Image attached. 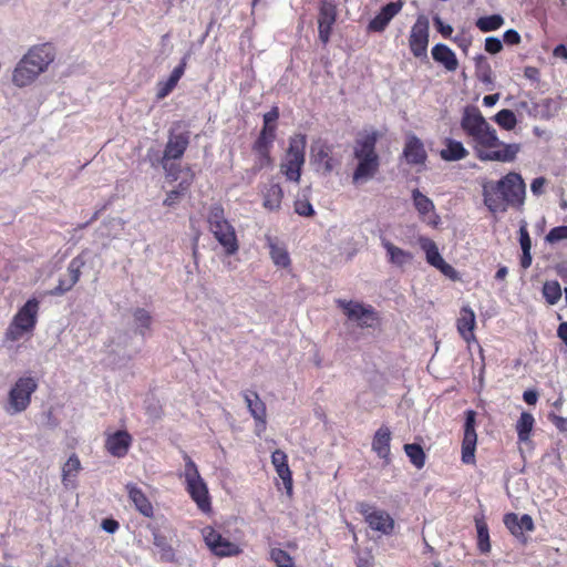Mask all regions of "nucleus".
<instances>
[{"label": "nucleus", "mask_w": 567, "mask_h": 567, "mask_svg": "<svg viewBox=\"0 0 567 567\" xmlns=\"http://www.w3.org/2000/svg\"><path fill=\"white\" fill-rule=\"evenodd\" d=\"M461 127L473 141L481 161L512 162L519 151L517 144H505L498 140L495 128L477 107H465Z\"/></svg>", "instance_id": "1"}, {"label": "nucleus", "mask_w": 567, "mask_h": 567, "mask_svg": "<svg viewBox=\"0 0 567 567\" xmlns=\"http://www.w3.org/2000/svg\"><path fill=\"white\" fill-rule=\"evenodd\" d=\"M526 185L517 173H508L497 182L483 185L484 205L493 213H504L507 207L520 208L524 205Z\"/></svg>", "instance_id": "2"}, {"label": "nucleus", "mask_w": 567, "mask_h": 567, "mask_svg": "<svg viewBox=\"0 0 567 567\" xmlns=\"http://www.w3.org/2000/svg\"><path fill=\"white\" fill-rule=\"evenodd\" d=\"M54 56V49L49 43L38 44L29 49L13 70V84L19 87L30 85L48 69Z\"/></svg>", "instance_id": "3"}, {"label": "nucleus", "mask_w": 567, "mask_h": 567, "mask_svg": "<svg viewBox=\"0 0 567 567\" xmlns=\"http://www.w3.org/2000/svg\"><path fill=\"white\" fill-rule=\"evenodd\" d=\"M378 135L370 132L355 141L353 156L357 159V167L352 175L354 184L370 181L379 171L380 158L375 151Z\"/></svg>", "instance_id": "4"}, {"label": "nucleus", "mask_w": 567, "mask_h": 567, "mask_svg": "<svg viewBox=\"0 0 567 567\" xmlns=\"http://www.w3.org/2000/svg\"><path fill=\"white\" fill-rule=\"evenodd\" d=\"M39 300L29 299L13 316L6 333L4 342H18L25 336H31L38 321Z\"/></svg>", "instance_id": "5"}, {"label": "nucleus", "mask_w": 567, "mask_h": 567, "mask_svg": "<svg viewBox=\"0 0 567 567\" xmlns=\"http://www.w3.org/2000/svg\"><path fill=\"white\" fill-rule=\"evenodd\" d=\"M207 220L209 230L225 254L227 256L235 255L239 249V243L234 226L225 218L224 208L220 205L212 206Z\"/></svg>", "instance_id": "6"}, {"label": "nucleus", "mask_w": 567, "mask_h": 567, "mask_svg": "<svg viewBox=\"0 0 567 567\" xmlns=\"http://www.w3.org/2000/svg\"><path fill=\"white\" fill-rule=\"evenodd\" d=\"M38 389V381L31 375L20 377L11 386L4 406L9 415L24 412L30 403L31 396Z\"/></svg>", "instance_id": "7"}, {"label": "nucleus", "mask_w": 567, "mask_h": 567, "mask_svg": "<svg viewBox=\"0 0 567 567\" xmlns=\"http://www.w3.org/2000/svg\"><path fill=\"white\" fill-rule=\"evenodd\" d=\"M306 135L295 134L289 140V147L280 164V172L290 182L298 183L305 164Z\"/></svg>", "instance_id": "8"}, {"label": "nucleus", "mask_w": 567, "mask_h": 567, "mask_svg": "<svg viewBox=\"0 0 567 567\" xmlns=\"http://www.w3.org/2000/svg\"><path fill=\"white\" fill-rule=\"evenodd\" d=\"M184 461L186 489L193 501L197 504L198 508L203 512H208L210 509V502L207 485L202 478L197 465L187 454L184 455Z\"/></svg>", "instance_id": "9"}, {"label": "nucleus", "mask_w": 567, "mask_h": 567, "mask_svg": "<svg viewBox=\"0 0 567 567\" xmlns=\"http://www.w3.org/2000/svg\"><path fill=\"white\" fill-rule=\"evenodd\" d=\"M310 162L317 172L327 175L340 165L341 159L334 156L332 145L318 140L310 146Z\"/></svg>", "instance_id": "10"}, {"label": "nucleus", "mask_w": 567, "mask_h": 567, "mask_svg": "<svg viewBox=\"0 0 567 567\" xmlns=\"http://www.w3.org/2000/svg\"><path fill=\"white\" fill-rule=\"evenodd\" d=\"M337 305L342 309L348 320L361 328H371L377 321V313L371 306L358 301L338 299Z\"/></svg>", "instance_id": "11"}, {"label": "nucleus", "mask_w": 567, "mask_h": 567, "mask_svg": "<svg viewBox=\"0 0 567 567\" xmlns=\"http://www.w3.org/2000/svg\"><path fill=\"white\" fill-rule=\"evenodd\" d=\"M359 513L364 517L368 526L380 535H391L394 529V519L383 509H378L368 503L358 505Z\"/></svg>", "instance_id": "12"}, {"label": "nucleus", "mask_w": 567, "mask_h": 567, "mask_svg": "<svg viewBox=\"0 0 567 567\" xmlns=\"http://www.w3.org/2000/svg\"><path fill=\"white\" fill-rule=\"evenodd\" d=\"M204 540L209 550L218 557H231L241 553V548L221 536L216 529L206 526L202 530Z\"/></svg>", "instance_id": "13"}, {"label": "nucleus", "mask_w": 567, "mask_h": 567, "mask_svg": "<svg viewBox=\"0 0 567 567\" xmlns=\"http://www.w3.org/2000/svg\"><path fill=\"white\" fill-rule=\"evenodd\" d=\"M429 20L424 16L417 17L415 23L411 28L409 44L411 52L416 58L426 56L429 44Z\"/></svg>", "instance_id": "14"}, {"label": "nucleus", "mask_w": 567, "mask_h": 567, "mask_svg": "<svg viewBox=\"0 0 567 567\" xmlns=\"http://www.w3.org/2000/svg\"><path fill=\"white\" fill-rule=\"evenodd\" d=\"M419 245H420L421 249L425 252L426 261L431 266L435 267L444 276H446L451 279L456 278V275H457L456 270L451 265L445 262V260L443 259V257L441 256V254L439 251L436 244L432 239L421 236L419 238Z\"/></svg>", "instance_id": "15"}, {"label": "nucleus", "mask_w": 567, "mask_h": 567, "mask_svg": "<svg viewBox=\"0 0 567 567\" xmlns=\"http://www.w3.org/2000/svg\"><path fill=\"white\" fill-rule=\"evenodd\" d=\"M189 144V133H171L168 136L167 144L165 146L164 155L162 158V165L167 172V175H172V167L167 166V162L171 159L181 158Z\"/></svg>", "instance_id": "16"}, {"label": "nucleus", "mask_w": 567, "mask_h": 567, "mask_svg": "<svg viewBox=\"0 0 567 567\" xmlns=\"http://www.w3.org/2000/svg\"><path fill=\"white\" fill-rule=\"evenodd\" d=\"M337 20V6L331 0H320L318 16V31L320 41L326 44L329 42L332 27Z\"/></svg>", "instance_id": "17"}, {"label": "nucleus", "mask_w": 567, "mask_h": 567, "mask_svg": "<svg viewBox=\"0 0 567 567\" xmlns=\"http://www.w3.org/2000/svg\"><path fill=\"white\" fill-rule=\"evenodd\" d=\"M476 441L475 412L470 410L466 412L464 439L462 443V461L465 464H472L475 461Z\"/></svg>", "instance_id": "18"}, {"label": "nucleus", "mask_w": 567, "mask_h": 567, "mask_svg": "<svg viewBox=\"0 0 567 567\" xmlns=\"http://www.w3.org/2000/svg\"><path fill=\"white\" fill-rule=\"evenodd\" d=\"M132 441V435L127 431L118 430L107 434L105 449L112 456L123 457L127 454Z\"/></svg>", "instance_id": "19"}, {"label": "nucleus", "mask_w": 567, "mask_h": 567, "mask_svg": "<svg viewBox=\"0 0 567 567\" xmlns=\"http://www.w3.org/2000/svg\"><path fill=\"white\" fill-rule=\"evenodd\" d=\"M402 8L403 2L401 0L385 4L370 21L368 25L369 30L373 32H382L390 21L402 10Z\"/></svg>", "instance_id": "20"}, {"label": "nucleus", "mask_w": 567, "mask_h": 567, "mask_svg": "<svg viewBox=\"0 0 567 567\" xmlns=\"http://www.w3.org/2000/svg\"><path fill=\"white\" fill-rule=\"evenodd\" d=\"M412 200L420 217L426 219L430 225L436 226L439 216L434 213L435 206L432 199L415 188L412 190Z\"/></svg>", "instance_id": "21"}, {"label": "nucleus", "mask_w": 567, "mask_h": 567, "mask_svg": "<svg viewBox=\"0 0 567 567\" xmlns=\"http://www.w3.org/2000/svg\"><path fill=\"white\" fill-rule=\"evenodd\" d=\"M243 396L250 415L257 423V426H261V429H265L267 415L265 403L261 401L259 395L254 391H245L243 393Z\"/></svg>", "instance_id": "22"}, {"label": "nucleus", "mask_w": 567, "mask_h": 567, "mask_svg": "<svg viewBox=\"0 0 567 567\" xmlns=\"http://www.w3.org/2000/svg\"><path fill=\"white\" fill-rule=\"evenodd\" d=\"M504 524L515 537H522L524 532L534 530V522L527 514L518 517L514 513L504 516Z\"/></svg>", "instance_id": "23"}, {"label": "nucleus", "mask_w": 567, "mask_h": 567, "mask_svg": "<svg viewBox=\"0 0 567 567\" xmlns=\"http://www.w3.org/2000/svg\"><path fill=\"white\" fill-rule=\"evenodd\" d=\"M403 154L408 163L413 165L423 164L426 159L424 145L421 140L414 135L408 137Z\"/></svg>", "instance_id": "24"}, {"label": "nucleus", "mask_w": 567, "mask_h": 567, "mask_svg": "<svg viewBox=\"0 0 567 567\" xmlns=\"http://www.w3.org/2000/svg\"><path fill=\"white\" fill-rule=\"evenodd\" d=\"M475 324L474 311L470 307H463L457 319V330L467 343L475 341V336L473 333Z\"/></svg>", "instance_id": "25"}, {"label": "nucleus", "mask_w": 567, "mask_h": 567, "mask_svg": "<svg viewBox=\"0 0 567 567\" xmlns=\"http://www.w3.org/2000/svg\"><path fill=\"white\" fill-rule=\"evenodd\" d=\"M381 245L386 251L389 262L394 266L403 267L410 264L413 259V255L395 245H393L386 238H381Z\"/></svg>", "instance_id": "26"}, {"label": "nucleus", "mask_w": 567, "mask_h": 567, "mask_svg": "<svg viewBox=\"0 0 567 567\" xmlns=\"http://www.w3.org/2000/svg\"><path fill=\"white\" fill-rule=\"evenodd\" d=\"M432 58L442 64L447 71L453 72L458 66L455 53L445 44L439 43L432 48Z\"/></svg>", "instance_id": "27"}, {"label": "nucleus", "mask_w": 567, "mask_h": 567, "mask_svg": "<svg viewBox=\"0 0 567 567\" xmlns=\"http://www.w3.org/2000/svg\"><path fill=\"white\" fill-rule=\"evenodd\" d=\"M186 68V59L184 58L179 65H177L171 73L167 80L159 81L157 84L156 96L158 100L166 97L177 85L178 81L183 76Z\"/></svg>", "instance_id": "28"}, {"label": "nucleus", "mask_w": 567, "mask_h": 567, "mask_svg": "<svg viewBox=\"0 0 567 567\" xmlns=\"http://www.w3.org/2000/svg\"><path fill=\"white\" fill-rule=\"evenodd\" d=\"M271 463L276 468L278 476L282 480L285 486L290 491L292 486L291 471L288 466L287 454L281 450H276L271 454Z\"/></svg>", "instance_id": "29"}, {"label": "nucleus", "mask_w": 567, "mask_h": 567, "mask_svg": "<svg viewBox=\"0 0 567 567\" xmlns=\"http://www.w3.org/2000/svg\"><path fill=\"white\" fill-rule=\"evenodd\" d=\"M82 470L80 458L76 454L70 455L62 466V484L65 488H75L76 476Z\"/></svg>", "instance_id": "30"}, {"label": "nucleus", "mask_w": 567, "mask_h": 567, "mask_svg": "<svg viewBox=\"0 0 567 567\" xmlns=\"http://www.w3.org/2000/svg\"><path fill=\"white\" fill-rule=\"evenodd\" d=\"M391 431L388 426H381L374 434L372 450L379 457L388 461L390 455Z\"/></svg>", "instance_id": "31"}, {"label": "nucleus", "mask_w": 567, "mask_h": 567, "mask_svg": "<svg viewBox=\"0 0 567 567\" xmlns=\"http://www.w3.org/2000/svg\"><path fill=\"white\" fill-rule=\"evenodd\" d=\"M284 197L282 188L278 183L270 182L262 190L264 207L268 210H278Z\"/></svg>", "instance_id": "32"}, {"label": "nucleus", "mask_w": 567, "mask_h": 567, "mask_svg": "<svg viewBox=\"0 0 567 567\" xmlns=\"http://www.w3.org/2000/svg\"><path fill=\"white\" fill-rule=\"evenodd\" d=\"M444 145L445 147L440 151V156L446 162L461 161L468 155V151L458 141L446 138Z\"/></svg>", "instance_id": "33"}, {"label": "nucleus", "mask_w": 567, "mask_h": 567, "mask_svg": "<svg viewBox=\"0 0 567 567\" xmlns=\"http://www.w3.org/2000/svg\"><path fill=\"white\" fill-rule=\"evenodd\" d=\"M126 488L130 499L133 502L136 509L145 517H151L153 515V506L145 494L135 485L128 484Z\"/></svg>", "instance_id": "34"}, {"label": "nucleus", "mask_w": 567, "mask_h": 567, "mask_svg": "<svg viewBox=\"0 0 567 567\" xmlns=\"http://www.w3.org/2000/svg\"><path fill=\"white\" fill-rule=\"evenodd\" d=\"M266 240L272 262L277 267H288L290 265V257L286 247L278 245L270 236H266Z\"/></svg>", "instance_id": "35"}, {"label": "nucleus", "mask_w": 567, "mask_h": 567, "mask_svg": "<svg viewBox=\"0 0 567 567\" xmlns=\"http://www.w3.org/2000/svg\"><path fill=\"white\" fill-rule=\"evenodd\" d=\"M153 544L159 550L163 560L172 561L174 559L175 554L172 546L168 544L166 537L156 528L153 529Z\"/></svg>", "instance_id": "36"}, {"label": "nucleus", "mask_w": 567, "mask_h": 567, "mask_svg": "<svg viewBox=\"0 0 567 567\" xmlns=\"http://www.w3.org/2000/svg\"><path fill=\"white\" fill-rule=\"evenodd\" d=\"M534 416L528 412H523L516 423V431L520 442L529 440L530 432L534 427Z\"/></svg>", "instance_id": "37"}, {"label": "nucleus", "mask_w": 567, "mask_h": 567, "mask_svg": "<svg viewBox=\"0 0 567 567\" xmlns=\"http://www.w3.org/2000/svg\"><path fill=\"white\" fill-rule=\"evenodd\" d=\"M133 318L136 326V331L141 336L145 337L150 332L152 326L153 319L151 313L144 308H137L133 312Z\"/></svg>", "instance_id": "38"}, {"label": "nucleus", "mask_w": 567, "mask_h": 567, "mask_svg": "<svg viewBox=\"0 0 567 567\" xmlns=\"http://www.w3.org/2000/svg\"><path fill=\"white\" fill-rule=\"evenodd\" d=\"M504 22L505 20L501 14H492L478 18L475 22V25L482 32H492L498 30L504 24Z\"/></svg>", "instance_id": "39"}, {"label": "nucleus", "mask_w": 567, "mask_h": 567, "mask_svg": "<svg viewBox=\"0 0 567 567\" xmlns=\"http://www.w3.org/2000/svg\"><path fill=\"white\" fill-rule=\"evenodd\" d=\"M477 529V546L481 553H488L491 550L489 534L486 523L483 519H475Z\"/></svg>", "instance_id": "40"}, {"label": "nucleus", "mask_w": 567, "mask_h": 567, "mask_svg": "<svg viewBox=\"0 0 567 567\" xmlns=\"http://www.w3.org/2000/svg\"><path fill=\"white\" fill-rule=\"evenodd\" d=\"M543 296L549 305H556L561 298V287L558 281H546L543 286Z\"/></svg>", "instance_id": "41"}, {"label": "nucleus", "mask_w": 567, "mask_h": 567, "mask_svg": "<svg viewBox=\"0 0 567 567\" xmlns=\"http://www.w3.org/2000/svg\"><path fill=\"white\" fill-rule=\"evenodd\" d=\"M404 451L410 458L411 463L416 468H422L425 464V454L422 447L417 444L411 443L404 445Z\"/></svg>", "instance_id": "42"}, {"label": "nucleus", "mask_w": 567, "mask_h": 567, "mask_svg": "<svg viewBox=\"0 0 567 567\" xmlns=\"http://www.w3.org/2000/svg\"><path fill=\"white\" fill-rule=\"evenodd\" d=\"M495 122L503 128L509 131L516 126V116L513 111L504 109L494 116Z\"/></svg>", "instance_id": "43"}, {"label": "nucleus", "mask_w": 567, "mask_h": 567, "mask_svg": "<svg viewBox=\"0 0 567 567\" xmlns=\"http://www.w3.org/2000/svg\"><path fill=\"white\" fill-rule=\"evenodd\" d=\"M270 559L276 564L277 567H293V558L285 550L280 548H272L270 550Z\"/></svg>", "instance_id": "44"}, {"label": "nucleus", "mask_w": 567, "mask_h": 567, "mask_svg": "<svg viewBox=\"0 0 567 567\" xmlns=\"http://www.w3.org/2000/svg\"><path fill=\"white\" fill-rule=\"evenodd\" d=\"M84 261L80 258H73L68 266V278L70 285H75L80 279L81 268Z\"/></svg>", "instance_id": "45"}, {"label": "nucleus", "mask_w": 567, "mask_h": 567, "mask_svg": "<svg viewBox=\"0 0 567 567\" xmlns=\"http://www.w3.org/2000/svg\"><path fill=\"white\" fill-rule=\"evenodd\" d=\"M564 239H567V226L554 227L545 237V240L549 244H555Z\"/></svg>", "instance_id": "46"}, {"label": "nucleus", "mask_w": 567, "mask_h": 567, "mask_svg": "<svg viewBox=\"0 0 567 567\" xmlns=\"http://www.w3.org/2000/svg\"><path fill=\"white\" fill-rule=\"evenodd\" d=\"M295 212L305 217H310L315 214L313 207L308 199L298 198L295 202Z\"/></svg>", "instance_id": "47"}, {"label": "nucleus", "mask_w": 567, "mask_h": 567, "mask_svg": "<svg viewBox=\"0 0 567 567\" xmlns=\"http://www.w3.org/2000/svg\"><path fill=\"white\" fill-rule=\"evenodd\" d=\"M519 244L522 251L532 249V240L527 230L526 223H523L519 227Z\"/></svg>", "instance_id": "48"}, {"label": "nucleus", "mask_w": 567, "mask_h": 567, "mask_svg": "<svg viewBox=\"0 0 567 567\" xmlns=\"http://www.w3.org/2000/svg\"><path fill=\"white\" fill-rule=\"evenodd\" d=\"M258 154V159L256 161L254 165V171L259 172L265 167H268L271 165V157L269 155V151L264 152H256Z\"/></svg>", "instance_id": "49"}, {"label": "nucleus", "mask_w": 567, "mask_h": 567, "mask_svg": "<svg viewBox=\"0 0 567 567\" xmlns=\"http://www.w3.org/2000/svg\"><path fill=\"white\" fill-rule=\"evenodd\" d=\"M503 49V44L499 39L488 37L485 39V50L488 53L496 54Z\"/></svg>", "instance_id": "50"}, {"label": "nucleus", "mask_w": 567, "mask_h": 567, "mask_svg": "<svg viewBox=\"0 0 567 567\" xmlns=\"http://www.w3.org/2000/svg\"><path fill=\"white\" fill-rule=\"evenodd\" d=\"M433 21H434V24H435L437 31L444 38H450L451 37V34L453 32V28L450 24H445L439 16L434 17Z\"/></svg>", "instance_id": "51"}, {"label": "nucleus", "mask_w": 567, "mask_h": 567, "mask_svg": "<svg viewBox=\"0 0 567 567\" xmlns=\"http://www.w3.org/2000/svg\"><path fill=\"white\" fill-rule=\"evenodd\" d=\"M547 184L545 177H537L530 184V190L535 196H540L544 193V188Z\"/></svg>", "instance_id": "52"}, {"label": "nucleus", "mask_w": 567, "mask_h": 567, "mask_svg": "<svg viewBox=\"0 0 567 567\" xmlns=\"http://www.w3.org/2000/svg\"><path fill=\"white\" fill-rule=\"evenodd\" d=\"M101 527L106 533L114 534L118 529L120 524L113 518H105L102 520Z\"/></svg>", "instance_id": "53"}, {"label": "nucleus", "mask_w": 567, "mask_h": 567, "mask_svg": "<svg viewBox=\"0 0 567 567\" xmlns=\"http://www.w3.org/2000/svg\"><path fill=\"white\" fill-rule=\"evenodd\" d=\"M503 38L505 43L507 44H518L520 42V35L514 29L505 31Z\"/></svg>", "instance_id": "54"}, {"label": "nucleus", "mask_w": 567, "mask_h": 567, "mask_svg": "<svg viewBox=\"0 0 567 567\" xmlns=\"http://www.w3.org/2000/svg\"><path fill=\"white\" fill-rule=\"evenodd\" d=\"M272 144L271 141H268L266 136L259 135L258 140L256 141L254 145L255 152H264L269 151L270 145Z\"/></svg>", "instance_id": "55"}, {"label": "nucleus", "mask_w": 567, "mask_h": 567, "mask_svg": "<svg viewBox=\"0 0 567 567\" xmlns=\"http://www.w3.org/2000/svg\"><path fill=\"white\" fill-rule=\"evenodd\" d=\"M74 285L69 284V278L66 279H60L59 285L54 288L52 291L53 295H63L64 292L69 291Z\"/></svg>", "instance_id": "56"}, {"label": "nucleus", "mask_w": 567, "mask_h": 567, "mask_svg": "<svg viewBox=\"0 0 567 567\" xmlns=\"http://www.w3.org/2000/svg\"><path fill=\"white\" fill-rule=\"evenodd\" d=\"M539 70L535 66H526L524 69V76L530 81L537 82L539 81Z\"/></svg>", "instance_id": "57"}, {"label": "nucleus", "mask_w": 567, "mask_h": 567, "mask_svg": "<svg viewBox=\"0 0 567 567\" xmlns=\"http://www.w3.org/2000/svg\"><path fill=\"white\" fill-rule=\"evenodd\" d=\"M278 116V109L274 107L264 115V125H275L274 123L277 121Z\"/></svg>", "instance_id": "58"}, {"label": "nucleus", "mask_w": 567, "mask_h": 567, "mask_svg": "<svg viewBox=\"0 0 567 567\" xmlns=\"http://www.w3.org/2000/svg\"><path fill=\"white\" fill-rule=\"evenodd\" d=\"M550 420L559 431L567 432V419L566 417L558 416V415H550Z\"/></svg>", "instance_id": "59"}, {"label": "nucleus", "mask_w": 567, "mask_h": 567, "mask_svg": "<svg viewBox=\"0 0 567 567\" xmlns=\"http://www.w3.org/2000/svg\"><path fill=\"white\" fill-rule=\"evenodd\" d=\"M523 399L527 404L533 405L537 402L538 394L536 391L527 390L524 392Z\"/></svg>", "instance_id": "60"}, {"label": "nucleus", "mask_w": 567, "mask_h": 567, "mask_svg": "<svg viewBox=\"0 0 567 567\" xmlns=\"http://www.w3.org/2000/svg\"><path fill=\"white\" fill-rule=\"evenodd\" d=\"M276 126L275 125H264L261 135L266 136L268 141L274 142L276 136Z\"/></svg>", "instance_id": "61"}, {"label": "nucleus", "mask_w": 567, "mask_h": 567, "mask_svg": "<svg viewBox=\"0 0 567 567\" xmlns=\"http://www.w3.org/2000/svg\"><path fill=\"white\" fill-rule=\"evenodd\" d=\"M553 54L555 58L567 60V47L564 44H558L554 49Z\"/></svg>", "instance_id": "62"}, {"label": "nucleus", "mask_w": 567, "mask_h": 567, "mask_svg": "<svg viewBox=\"0 0 567 567\" xmlns=\"http://www.w3.org/2000/svg\"><path fill=\"white\" fill-rule=\"evenodd\" d=\"M179 195H181L179 190L169 192L164 200V205H166V206L174 205L176 203V200L178 199Z\"/></svg>", "instance_id": "63"}, {"label": "nucleus", "mask_w": 567, "mask_h": 567, "mask_svg": "<svg viewBox=\"0 0 567 567\" xmlns=\"http://www.w3.org/2000/svg\"><path fill=\"white\" fill-rule=\"evenodd\" d=\"M557 336L561 339V341L567 347V322H563L559 324L557 329Z\"/></svg>", "instance_id": "64"}]
</instances>
